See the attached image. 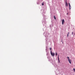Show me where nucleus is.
<instances>
[{
	"instance_id": "nucleus-6",
	"label": "nucleus",
	"mask_w": 75,
	"mask_h": 75,
	"mask_svg": "<svg viewBox=\"0 0 75 75\" xmlns=\"http://www.w3.org/2000/svg\"><path fill=\"white\" fill-rule=\"evenodd\" d=\"M58 60L59 62L60 63V61H59V58H58Z\"/></svg>"
},
{
	"instance_id": "nucleus-10",
	"label": "nucleus",
	"mask_w": 75,
	"mask_h": 75,
	"mask_svg": "<svg viewBox=\"0 0 75 75\" xmlns=\"http://www.w3.org/2000/svg\"><path fill=\"white\" fill-rule=\"evenodd\" d=\"M58 58H59V54L58 55Z\"/></svg>"
},
{
	"instance_id": "nucleus-9",
	"label": "nucleus",
	"mask_w": 75,
	"mask_h": 75,
	"mask_svg": "<svg viewBox=\"0 0 75 75\" xmlns=\"http://www.w3.org/2000/svg\"><path fill=\"white\" fill-rule=\"evenodd\" d=\"M42 6H44V3H42Z\"/></svg>"
},
{
	"instance_id": "nucleus-8",
	"label": "nucleus",
	"mask_w": 75,
	"mask_h": 75,
	"mask_svg": "<svg viewBox=\"0 0 75 75\" xmlns=\"http://www.w3.org/2000/svg\"><path fill=\"white\" fill-rule=\"evenodd\" d=\"M54 17L55 20H56V18H55V16H54Z\"/></svg>"
},
{
	"instance_id": "nucleus-4",
	"label": "nucleus",
	"mask_w": 75,
	"mask_h": 75,
	"mask_svg": "<svg viewBox=\"0 0 75 75\" xmlns=\"http://www.w3.org/2000/svg\"><path fill=\"white\" fill-rule=\"evenodd\" d=\"M66 6H68V4H67V1H66Z\"/></svg>"
},
{
	"instance_id": "nucleus-1",
	"label": "nucleus",
	"mask_w": 75,
	"mask_h": 75,
	"mask_svg": "<svg viewBox=\"0 0 75 75\" xmlns=\"http://www.w3.org/2000/svg\"><path fill=\"white\" fill-rule=\"evenodd\" d=\"M67 58H68V61L69 62V63H70V64H71V60L70 59L69 57H68Z\"/></svg>"
},
{
	"instance_id": "nucleus-13",
	"label": "nucleus",
	"mask_w": 75,
	"mask_h": 75,
	"mask_svg": "<svg viewBox=\"0 0 75 75\" xmlns=\"http://www.w3.org/2000/svg\"><path fill=\"white\" fill-rule=\"evenodd\" d=\"M69 32L68 33V34L67 35H69Z\"/></svg>"
},
{
	"instance_id": "nucleus-7",
	"label": "nucleus",
	"mask_w": 75,
	"mask_h": 75,
	"mask_svg": "<svg viewBox=\"0 0 75 75\" xmlns=\"http://www.w3.org/2000/svg\"><path fill=\"white\" fill-rule=\"evenodd\" d=\"M58 55V54L56 52V56H57V55Z\"/></svg>"
},
{
	"instance_id": "nucleus-11",
	"label": "nucleus",
	"mask_w": 75,
	"mask_h": 75,
	"mask_svg": "<svg viewBox=\"0 0 75 75\" xmlns=\"http://www.w3.org/2000/svg\"><path fill=\"white\" fill-rule=\"evenodd\" d=\"M69 6H71V5H70V3H69Z\"/></svg>"
},
{
	"instance_id": "nucleus-12",
	"label": "nucleus",
	"mask_w": 75,
	"mask_h": 75,
	"mask_svg": "<svg viewBox=\"0 0 75 75\" xmlns=\"http://www.w3.org/2000/svg\"><path fill=\"white\" fill-rule=\"evenodd\" d=\"M50 50H52V49H51V48H50Z\"/></svg>"
},
{
	"instance_id": "nucleus-14",
	"label": "nucleus",
	"mask_w": 75,
	"mask_h": 75,
	"mask_svg": "<svg viewBox=\"0 0 75 75\" xmlns=\"http://www.w3.org/2000/svg\"><path fill=\"white\" fill-rule=\"evenodd\" d=\"M73 32H72V35H73Z\"/></svg>"
},
{
	"instance_id": "nucleus-3",
	"label": "nucleus",
	"mask_w": 75,
	"mask_h": 75,
	"mask_svg": "<svg viewBox=\"0 0 75 75\" xmlns=\"http://www.w3.org/2000/svg\"><path fill=\"white\" fill-rule=\"evenodd\" d=\"M64 22H65V21L64 20V19H63L62 20V24L63 25H64Z\"/></svg>"
},
{
	"instance_id": "nucleus-2",
	"label": "nucleus",
	"mask_w": 75,
	"mask_h": 75,
	"mask_svg": "<svg viewBox=\"0 0 75 75\" xmlns=\"http://www.w3.org/2000/svg\"><path fill=\"white\" fill-rule=\"evenodd\" d=\"M51 54L53 57H54L55 55V53H54L52 52V50H51L50 51Z\"/></svg>"
},
{
	"instance_id": "nucleus-5",
	"label": "nucleus",
	"mask_w": 75,
	"mask_h": 75,
	"mask_svg": "<svg viewBox=\"0 0 75 75\" xmlns=\"http://www.w3.org/2000/svg\"><path fill=\"white\" fill-rule=\"evenodd\" d=\"M69 10L71 9V6H69Z\"/></svg>"
},
{
	"instance_id": "nucleus-16",
	"label": "nucleus",
	"mask_w": 75,
	"mask_h": 75,
	"mask_svg": "<svg viewBox=\"0 0 75 75\" xmlns=\"http://www.w3.org/2000/svg\"><path fill=\"white\" fill-rule=\"evenodd\" d=\"M67 14H68V13H67Z\"/></svg>"
},
{
	"instance_id": "nucleus-15",
	"label": "nucleus",
	"mask_w": 75,
	"mask_h": 75,
	"mask_svg": "<svg viewBox=\"0 0 75 75\" xmlns=\"http://www.w3.org/2000/svg\"><path fill=\"white\" fill-rule=\"evenodd\" d=\"M68 35H68V34H67V37H68Z\"/></svg>"
}]
</instances>
